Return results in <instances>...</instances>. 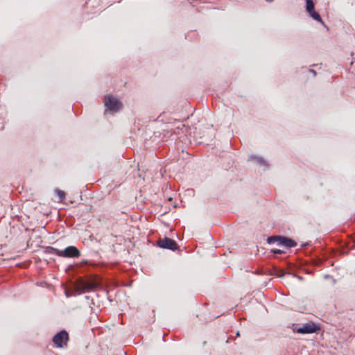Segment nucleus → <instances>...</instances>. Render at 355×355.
Masks as SVG:
<instances>
[{
	"mask_svg": "<svg viewBox=\"0 0 355 355\" xmlns=\"http://www.w3.org/2000/svg\"><path fill=\"white\" fill-rule=\"evenodd\" d=\"M101 282L99 277L94 276L84 279L83 277L78 278L74 283V289L78 294L89 293L100 287Z\"/></svg>",
	"mask_w": 355,
	"mask_h": 355,
	"instance_id": "f257e3e1",
	"label": "nucleus"
},
{
	"mask_svg": "<svg viewBox=\"0 0 355 355\" xmlns=\"http://www.w3.org/2000/svg\"><path fill=\"white\" fill-rule=\"evenodd\" d=\"M267 241L270 244L277 243L278 245H282L288 248L297 245V243L294 240L283 236H269L267 239Z\"/></svg>",
	"mask_w": 355,
	"mask_h": 355,
	"instance_id": "f03ea898",
	"label": "nucleus"
},
{
	"mask_svg": "<svg viewBox=\"0 0 355 355\" xmlns=\"http://www.w3.org/2000/svg\"><path fill=\"white\" fill-rule=\"evenodd\" d=\"M293 331L301 334H313L316 332L319 327L313 322L302 324V325L294 324Z\"/></svg>",
	"mask_w": 355,
	"mask_h": 355,
	"instance_id": "7ed1b4c3",
	"label": "nucleus"
},
{
	"mask_svg": "<svg viewBox=\"0 0 355 355\" xmlns=\"http://www.w3.org/2000/svg\"><path fill=\"white\" fill-rule=\"evenodd\" d=\"M56 255L67 258H77L80 256V252L75 246H69L63 250H55Z\"/></svg>",
	"mask_w": 355,
	"mask_h": 355,
	"instance_id": "20e7f679",
	"label": "nucleus"
},
{
	"mask_svg": "<svg viewBox=\"0 0 355 355\" xmlns=\"http://www.w3.org/2000/svg\"><path fill=\"white\" fill-rule=\"evenodd\" d=\"M105 105L108 110L113 112H116L122 107L121 101L113 96H107L105 97Z\"/></svg>",
	"mask_w": 355,
	"mask_h": 355,
	"instance_id": "39448f33",
	"label": "nucleus"
},
{
	"mask_svg": "<svg viewBox=\"0 0 355 355\" xmlns=\"http://www.w3.org/2000/svg\"><path fill=\"white\" fill-rule=\"evenodd\" d=\"M69 340V335L64 330L55 334L53 338V342L58 347H62Z\"/></svg>",
	"mask_w": 355,
	"mask_h": 355,
	"instance_id": "423d86ee",
	"label": "nucleus"
},
{
	"mask_svg": "<svg viewBox=\"0 0 355 355\" xmlns=\"http://www.w3.org/2000/svg\"><path fill=\"white\" fill-rule=\"evenodd\" d=\"M157 244L162 248H166L172 250H175L178 248L177 243L174 240L167 237L159 239L157 241Z\"/></svg>",
	"mask_w": 355,
	"mask_h": 355,
	"instance_id": "0eeeda50",
	"label": "nucleus"
},
{
	"mask_svg": "<svg viewBox=\"0 0 355 355\" xmlns=\"http://www.w3.org/2000/svg\"><path fill=\"white\" fill-rule=\"evenodd\" d=\"M306 11L311 12L314 10V3L313 0H306Z\"/></svg>",
	"mask_w": 355,
	"mask_h": 355,
	"instance_id": "6e6552de",
	"label": "nucleus"
},
{
	"mask_svg": "<svg viewBox=\"0 0 355 355\" xmlns=\"http://www.w3.org/2000/svg\"><path fill=\"white\" fill-rule=\"evenodd\" d=\"M309 15H311V17L315 19V21H320V22H322V18L320 17V15L317 12H315V10L311 12H309Z\"/></svg>",
	"mask_w": 355,
	"mask_h": 355,
	"instance_id": "1a4fd4ad",
	"label": "nucleus"
},
{
	"mask_svg": "<svg viewBox=\"0 0 355 355\" xmlns=\"http://www.w3.org/2000/svg\"><path fill=\"white\" fill-rule=\"evenodd\" d=\"M55 193H57V195L59 197V202H62L64 198H65V193L64 191L59 189H56L55 190Z\"/></svg>",
	"mask_w": 355,
	"mask_h": 355,
	"instance_id": "9d476101",
	"label": "nucleus"
},
{
	"mask_svg": "<svg viewBox=\"0 0 355 355\" xmlns=\"http://www.w3.org/2000/svg\"><path fill=\"white\" fill-rule=\"evenodd\" d=\"M55 250H59L56 249L55 248H53V247H48L46 248V252H48L49 253L56 254V252Z\"/></svg>",
	"mask_w": 355,
	"mask_h": 355,
	"instance_id": "9b49d317",
	"label": "nucleus"
},
{
	"mask_svg": "<svg viewBox=\"0 0 355 355\" xmlns=\"http://www.w3.org/2000/svg\"><path fill=\"white\" fill-rule=\"evenodd\" d=\"M271 252L273 254H284L285 251L279 250V249H273V250H271Z\"/></svg>",
	"mask_w": 355,
	"mask_h": 355,
	"instance_id": "f8f14e48",
	"label": "nucleus"
},
{
	"mask_svg": "<svg viewBox=\"0 0 355 355\" xmlns=\"http://www.w3.org/2000/svg\"><path fill=\"white\" fill-rule=\"evenodd\" d=\"M258 162H259V163H261V164H263V163H264V161H263L262 159H261V158H259V159H258Z\"/></svg>",
	"mask_w": 355,
	"mask_h": 355,
	"instance_id": "ddd939ff",
	"label": "nucleus"
},
{
	"mask_svg": "<svg viewBox=\"0 0 355 355\" xmlns=\"http://www.w3.org/2000/svg\"><path fill=\"white\" fill-rule=\"evenodd\" d=\"M311 72H312L313 73V76H315L316 73L315 71L313 70H310Z\"/></svg>",
	"mask_w": 355,
	"mask_h": 355,
	"instance_id": "4468645a",
	"label": "nucleus"
},
{
	"mask_svg": "<svg viewBox=\"0 0 355 355\" xmlns=\"http://www.w3.org/2000/svg\"><path fill=\"white\" fill-rule=\"evenodd\" d=\"M266 1H268V2H271L273 0H266Z\"/></svg>",
	"mask_w": 355,
	"mask_h": 355,
	"instance_id": "2eb2a0df",
	"label": "nucleus"
}]
</instances>
